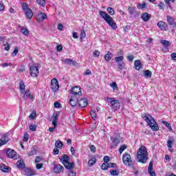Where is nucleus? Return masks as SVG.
Instances as JSON below:
<instances>
[{
	"instance_id": "obj_42",
	"label": "nucleus",
	"mask_w": 176,
	"mask_h": 176,
	"mask_svg": "<svg viewBox=\"0 0 176 176\" xmlns=\"http://www.w3.org/2000/svg\"><path fill=\"white\" fill-rule=\"evenodd\" d=\"M145 8H146V3L145 2L138 4V9H145Z\"/></svg>"
},
{
	"instance_id": "obj_6",
	"label": "nucleus",
	"mask_w": 176,
	"mask_h": 176,
	"mask_svg": "<svg viewBox=\"0 0 176 176\" xmlns=\"http://www.w3.org/2000/svg\"><path fill=\"white\" fill-rule=\"evenodd\" d=\"M122 162L125 166H133V160L130 154L125 153L122 156Z\"/></svg>"
},
{
	"instance_id": "obj_63",
	"label": "nucleus",
	"mask_w": 176,
	"mask_h": 176,
	"mask_svg": "<svg viewBox=\"0 0 176 176\" xmlns=\"http://www.w3.org/2000/svg\"><path fill=\"white\" fill-rule=\"evenodd\" d=\"M103 160H104V163H108L109 162V157L104 156L103 158Z\"/></svg>"
},
{
	"instance_id": "obj_51",
	"label": "nucleus",
	"mask_w": 176,
	"mask_h": 176,
	"mask_svg": "<svg viewBox=\"0 0 176 176\" xmlns=\"http://www.w3.org/2000/svg\"><path fill=\"white\" fill-rule=\"evenodd\" d=\"M83 38H86V32L85 30H82L80 33V39H83Z\"/></svg>"
},
{
	"instance_id": "obj_23",
	"label": "nucleus",
	"mask_w": 176,
	"mask_h": 176,
	"mask_svg": "<svg viewBox=\"0 0 176 176\" xmlns=\"http://www.w3.org/2000/svg\"><path fill=\"white\" fill-rule=\"evenodd\" d=\"M19 89L21 94H24L25 93V85H24V81H19Z\"/></svg>"
},
{
	"instance_id": "obj_64",
	"label": "nucleus",
	"mask_w": 176,
	"mask_h": 176,
	"mask_svg": "<svg viewBox=\"0 0 176 176\" xmlns=\"http://www.w3.org/2000/svg\"><path fill=\"white\" fill-rule=\"evenodd\" d=\"M59 152L60 151H58V149L57 148H54V151H53L54 155H58Z\"/></svg>"
},
{
	"instance_id": "obj_40",
	"label": "nucleus",
	"mask_w": 176,
	"mask_h": 176,
	"mask_svg": "<svg viewBox=\"0 0 176 176\" xmlns=\"http://www.w3.org/2000/svg\"><path fill=\"white\" fill-rule=\"evenodd\" d=\"M96 158H92L91 159L89 162H88V164L89 166V167H91L93 166H94V164H96Z\"/></svg>"
},
{
	"instance_id": "obj_15",
	"label": "nucleus",
	"mask_w": 176,
	"mask_h": 176,
	"mask_svg": "<svg viewBox=\"0 0 176 176\" xmlns=\"http://www.w3.org/2000/svg\"><path fill=\"white\" fill-rule=\"evenodd\" d=\"M23 99L27 100H34V96L31 94V91L29 89H27L23 93Z\"/></svg>"
},
{
	"instance_id": "obj_60",
	"label": "nucleus",
	"mask_w": 176,
	"mask_h": 176,
	"mask_svg": "<svg viewBox=\"0 0 176 176\" xmlns=\"http://www.w3.org/2000/svg\"><path fill=\"white\" fill-rule=\"evenodd\" d=\"M170 57H171L172 60H174V61H176V53L175 52L170 54Z\"/></svg>"
},
{
	"instance_id": "obj_14",
	"label": "nucleus",
	"mask_w": 176,
	"mask_h": 176,
	"mask_svg": "<svg viewBox=\"0 0 176 176\" xmlns=\"http://www.w3.org/2000/svg\"><path fill=\"white\" fill-rule=\"evenodd\" d=\"M45 19H47V16L43 12L36 14V20L38 23H42V21H43V20H45Z\"/></svg>"
},
{
	"instance_id": "obj_28",
	"label": "nucleus",
	"mask_w": 176,
	"mask_h": 176,
	"mask_svg": "<svg viewBox=\"0 0 176 176\" xmlns=\"http://www.w3.org/2000/svg\"><path fill=\"white\" fill-rule=\"evenodd\" d=\"M112 52H108L107 54H106L104 55V60H106V61L109 62L111 61V58H112Z\"/></svg>"
},
{
	"instance_id": "obj_38",
	"label": "nucleus",
	"mask_w": 176,
	"mask_h": 176,
	"mask_svg": "<svg viewBox=\"0 0 176 176\" xmlns=\"http://www.w3.org/2000/svg\"><path fill=\"white\" fill-rule=\"evenodd\" d=\"M115 60H116V63H118V64H119V63H120L121 61H123V60H124V57L123 56H117L115 58Z\"/></svg>"
},
{
	"instance_id": "obj_62",
	"label": "nucleus",
	"mask_w": 176,
	"mask_h": 176,
	"mask_svg": "<svg viewBox=\"0 0 176 176\" xmlns=\"http://www.w3.org/2000/svg\"><path fill=\"white\" fill-rule=\"evenodd\" d=\"M42 162V158L41 157L37 156L35 160V163H41Z\"/></svg>"
},
{
	"instance_id": "obj_46",
	"label": "nucleus",
	"mask_w": 176,
	"mask_h": 176,
	"mask_svg": "<svg viewBox=\"0 0 176 176\" xmlns=\"http://www.w3.org/2000/svg\"><path fill=\"white\" fill-rule=\"evenodd\" d=\"M89 148L91 152H92V153H94V152H96V146H94V145H93V144H90L89 146Z\"/></svg>"
},
{
	"instance_id": "obj_9",
	"label": "nucleus",
	"mask_w": 176,
	"mask_h": 176,
	"mask_svg": "<svg viewBox=\"0 0 176 176\" xmlns=\"http://www.w3.org/2000/svg\"><path fill=\"white\" fill-rule=\"evenodd\" d=\"M6 153L10 159H13L14 160H17V159H19V155H17V153L12 148H8Z\"/></svg>"
},
{
	"instance_id": "obj_33",
	"label": "nucleus",
	"mask_w": 176,
	"mask_h": 176,
	"mask_svg": "<svg viewBox=\"0 0 176 176\" xmlns=\"http://www.w3.org/2000/svg\"><path fill=\"white\" fill-rule=\"evenodd\" d=\"M128 12L131 16H133V14L135 13V7H129L128 8Z\"/></svg>"
},
{
	"instance_id": "obj_5",
	"label": "nucleus",
	"mask_w": 176,
	"mask_h": 176,
	"mask_svg": "<svg viewBox=\"0 0 176 176\" xmlns=\"http://www.w3.org/2000/svg\"><path fill=\"white\" fill-rule=\"evenodd\" d=\"M108 101H109V105L111 107L113 111H118L120 108V102L118 100L115 99V98H107Z\"/></svg>"
},
{
	"instance_id": "obj_30",
	"label": "nucleus",
	"mask_w": 176,
	"mask_h": 176,
	"mask_svg": "<svg viewBox=\"0 0 176 176\" xmlns=\"http://www.w3.org/2000/svg\"><path fill=\"white\" fill-rule=\"evenodd\" d=\"M21 32H22V34L25 35V36H28L30 34V32H28V30L24 27L21 28Z\"/></svg>"
},
{
	"instance_id": "obj_17",
	"label": "nucleus",
	"mask_w": 176,
	"mask_h": 176,
	"mask_svg": "<svg viewBox=\"0 0 176 176\" xmlns=\"http://www.w3.org/2000/svg\"><path fill=\"white\" fill-rule=\"evenodd\" d=\"M79 98H74V96H72V98L69 100L71 107H76V105L78 104Z\"/></svg>"
},
{
	"instance_id": "obj_16",
	"label": "nucleus",
	"mask_w": 176,
	"mask_h": 176,
	"mask_svg": "<svg viewBox=\"0 0 176 176\" xmlns=\"http://www.w3.org/2000/svg\"><path fill=\"white\" fill-rule=\"evenodd\" d=\"M62 63L63 64H67V65H76V62L71 58L62 59Z\"/></svg>"
},
{
	"instance_id": "obj_54",
	"label": "nucleus",
	"mask_w": 176,
	"mask_h": 176,
	"mask_svg": "<svg viewBox=\"0 0 176 176\" xmlns=\"http://www.w3.org/2000/svg\"><path fill=\"white\" fill-rule=\"evenodd\" d=\"M94 57H99L100 56V52L98 50H96L93 53Z\"/></svg>"
},
{
	"instance_id": "obj_11",
	"label": "nucleus",
	"mask_w": 176,
	"mask_h": 176,
	"mask_svg": "<svg viewBox=\"0 0 176 176\" xmlns=\"http://www.w3.org/2000/svg\"><path fill=\"white\" fill-rule=\"evenodd\" d=\"M102 170H108L109 168H118V165L116 163L104 162L102 164Z\"/></svg>"
},
{
	"instance_id": "obj_8",
	"label": "nucleus",
	"mask_w": 176,
	"mask_h": 176,
	"mask_svg": "<svg viewBox=\"0 0 176 176\" xmlns=\"http://www.w3.org/2000/svg\"><path fill=\"white\" fill-rule=\"evenodd\" d=\"M50 89L52 90V91H54V93L58 91V89H60V84H58V80H57V78H53L51 80Z\"/></svg>"
},
{
	"instance_id": "obj_55",
	"label": "nucleus",
	"mask_w": 176,
	"mask_h": 176,
	"mask_svg": "<svg viewBox=\"0 0 176 176\" xmlns=\"http://www.w3.org/2000/svg\"><path fill=\"white\" fill-rule=\"evenodd\" d=\"M127 60H129V61L132 62L133 60H134V55H128L126 56Z\"/></svg>"
},
{
	"instance_id": "obj_49",
	"label": "nucleus",
	"mask_w": 176,
	"mask_h": 176,
	"mask_svg": "<svg viewBox=\"0 0 176 176\" xmlns=\"http://www.w3.org/2000/svg\"><path fill=\"white\" fill-rule=\"evenodd\" d=\"M36 113L32 112V113L30 115L29 118H30V119H31L32 120H35V117H36Z\"/></svg>"
},
{
	"instance_id": "obj_25",
	"label": "nucleus",
	"mask_w": 176,
	"mask_h": 176,
	"mask_svg": "<svg viewBox=\"0 0 176 176\" xmlns=\"http://www.w3.org/2000/svg\"><path fill=\"white\" fill-rule=\"evenodd\" d=\"M134 65L137 71H140L142 68V64H141V60H135Z\"/></svg>"
},
{
	"instance_id": "obj_19",
	"label": "nucleus",
	"mask_w": 176,
	"mask_h": 176,
	"mask_svg": "<svg viewBox=\"0 0 176 176\" xmlns=\"http://www.w3.org/2000/svg\"><path fill=\"white\" fill-rule=\"evenodd\" d=\"M25 175L27 176L36 175V172L30 168H25Z\"/></svg>"
},
{
	"instance_id": "obj_44",
	"label": "nucleus",
	"mask_w": 176,
	"mask_h": 176,
	"mask_svg": "<svg viewBox=\"0 0 176 176\" xmlns=\"http://www.w3.org/2000/svg\"><path fill=\"white\" fill-rule=\"evenodd\" d=\"M111 87H112L113 91H116L118 90V84L116 82L110 84Z\"/></svg>"
},
{
	"instance_id": "obj_45",
	"label": "nucleus",
	"mask_w": 176,
	"mask_h": 176,
	"mask_svg": "<svg viewBox=\"0 0 176 176\" xmlns=\"http://www.w3.org/2000/svg\"><path fill=\"white\" fill-rule=\"evenodd\" d=\"M17 53H19V47H16L12 53V57H16V56H17Z\"/></svg>"
},
{
	"instance_id": "obj_35",
	"label": "nucleus",
	"mask_w": 176,
	"mask_h": 176,
	"mask_svg": "<svg viewBox=\"0 0 176 176\" xmlns=\"http://www.w3.org/2000/svg\"><path fill=\"white\" fill-rule=\"evenodd\" d=\"M144 74L146 78H152V72H151L150 70L144 71Z\"/></svg>"
},
{
	"instance_id": "obj_2",
	"label": "nucleus",
	"mask_w": 176,
	"mask_h": 176,
	"mask_svg": "<svg viewBox=\"0 0 176 176\" xmlns=\"http://www.w3.org/2000/svg\"><path fill=\"white\" fill-rule=\"evenodd\" d=\"M99 14L104 19V20L107 23V24L111 27L112 30H118V25H116V22L113 21V19L111 18L108 14L105 12V11H99Z\"/></svg>"
},
{
	"instance_id": "obj_7",
	"label": "nucleus",
	"mask_w": 176,
	"mask_h": 176,
	"mask_svg": "<svg viewBox=\"0 0 176 176\" xmlns=\"http://www.w3.org/2000/svg\"><path fill=\"white\" fill-rule=\"evenodd\" d=\"M70 93L71 94H72V97H73L74 98H75V97L77 98H80V96H82V90L79 87H73Z\"/></svg>"
},
{
	"instance_id": "obj_4",
	"label": "nucleus",
	"mask_w": 176,
	"mask_h": 176,
	"mask_svg": "<svg viewBox=\"0 0 176 176\" xmlns=\"http://www.w3.org/2000/svg\"><path fill=\"white\" fill-rule=\"evenodd\" d=\"M69 157L67 155H64L62 158L60 159L61 163L65 166V168H67V170H71V168H73L75 166V164L73 162H69Z\"/></svg>"
},
{
	"instance_id": "obj_27",
	"label": "nucleus",
	"mask_w": 176,
	"mask_h": 176,
	"mask_svg": "<svg viewBox=\"0 0 176 176\" xmlns=\"http://www.w3.org/2000/svg\"><path fill=\"white\" fill-rule=\"evenodd\" d=\"M174 143V138L173 137L169 138V139L167 141V146L170 149V148H173V144Z\"/></svg>"
},
{
	"instance_id": "obj_29",
	"label": "nucleus",
	"mask_w": 176,
	"mask_h": 176,
	"mask_svg": "<svg viewBox=\"0 0 176 176\" xmlns=\"http://www.w3.org/2000/svg\"><path fill=\"white\" fill-rule=\"evenodd\" d=\"M0 170L3 173H8L9 171V168H8V166L3 164H0Z\"/></svg>"
},
{
	"instance_id": "obj_50",
	"label": "nucleus",
	"mask_w": 176,
	"mask_h": 176,
	"mask_svg": "<svg viewBox=\"0 0 176 176\" xmlns=\"http://www.w3.org/2000/svg\"><path fill=\"white\" fill-rule=\"evenodd\" d=\"M29 138H30V135H28V133H25L24 135H23L24 142H27V141H28Z\"/></svg>"
},
{
	"instance_id": "obj_58",
	"label": "nucleus",
	"mask_w": 176,
	"mask_h": 176,
	"mask_svg": "<svg viewBox=\"0 0 176 176\" xmlns=\"http://www.w3.org/2000/svg\"><path fill=\"white\" fill-rule=\"evenodd\" d=\"M90 114L92 119L94 120L96 119V118H97V116L96 115V112H94V111H91Z\"/></svg>"
},
{
	"instance_id": "obj_59",
	"label": "nucleus",
	"mask_w": 176,
	"mask_h": 176,
	"mask_svg": "<svg viewBox=\"0 0 176 176\" xmlns=\"http://www.w3.org/2000/svg\"><path fill=\"white\" fill-rule=\"evenodd\" d=\"M19 72H24V71H25V66H24V65H22L19 69Z\"/></svg>"
},
{
	"instance_id": "obj_12",
	"label": "nucleus",
	"mask_w": 176,
	"mask_h": 176,
	"mask_svg": "<svg viewBox=\"0 0 176 176\" xmlns=\"http://www.w3.org/2000/svg\"><path fill=\"white\" fill-rule=\"evenodd\" d=\"M39 74V69L36 66H31L30 68V74L32 78H36Z\"/></svg>"
},
{
	"instance_id": "obj_21",
	"label": "nucleus",
	"mask_w": 176,
	"mask_h": 176,
	"mask_svg": "<svg viewBox=\"0 0 176 176\" xmlns=\"http://www.w3.org/2000/svg\"><path fill=\"white\" fill-rule=\"evenodd\" d=\"M16 167L18 168H21V170L25 168V164H24V161L23 160H18L16 162Z\"/></svg>"
},
{
	"instance_id": "obj_13",
	"label": "nucleus",
	"mask_w": 176,
	"mask_h": 176,
	"mask_svg": "<svg viewBox=\"0 0 176 176\" xmlns=\"http://www.w3.org/2000/svg\"><path fill=\"white\" fill-rule=\"evenodd\" d=\"M54 172L55 174H61L64 172V166L63 165L56 164L54 167Z\"/></svg>"
},
{
	"instance_id": "obj_32",
	"label": "nucleus",
	"mask_w": 176,
	"mask_h": 176,
	"mask_svg": "<svg viewBox=\"0 0 176 176\" xmlns=\"http://www.w3.org/2000/svg\"><path fill=\"white\" fill-rule=\"evenodd\" d=\"M166 19H167V21H168V23H169L170 25H174V24H175V23L174 22V18H173L170 16H167Z\"/></svg>"
},
{
	"instance_id": "obj_48",
	"label": "nucleus",
	"mask_w": 176,
	"mask_h": 176,
	"mask_svg": "<svg viewBox=\"0 0 176 176\" xmlns=\"http://www.w3.org/2000/svg\"><path fill=\"white\" fill-rule=\"evenodd\" d=\"M127 148V146H126V145H122L119 148V153L120 154H122L123 153V151Z\"/></svg>"
},
{
	"instance_id": "obj_41",
	"label": "nucleus",
	"mask_w": 176,
	"mask_h": 176,
	"mask_svg": "<svg viewBox=\"0 0 176 176\" xmlns=\"http://www.w3.org/2000/svg\"><path fill=\"white\" fill-rule=\"evenodd\" d=\"M21 8H22V10L23 12H25L26 10H28V9H30V8H28V5L25 3H23L21 4Z\"/></svg>"
},
{
	"instance_id": "obj_36",
	"label": "nucleus",
	"mask_w": 176,
	"mask_h": 176,
	"mask_svg": "<svg viewBox=\"0 0 176 176\" xmlns=\"http://www.w3.org/2000/svg\"><path fill=\"white\" fill-rule=\"evenodd\" d=\"M162 43V45H163V46H164L165 47H168V46L170 45V42L167 40H162L160 42Z\"/></svg>"
},
{
	"instance_id": "obj_37",
	"label": "nucleus",
	"mask_w": 176,
	"mask_h": 176,
	"mask_svg": "<svg viewBox=\"0 0 176 176\" xmlns=\"http://www.w3.org/2000/svg\"><path fill=\"white\" fill-rule=\"evenodd\" d=\"M28 156H34V155H36V150L34 148H32L30 151L28 153Z\"/></svg>"
},
{
	"instance_id": "obj_43",
	"label": "nucleus",
	"mask_w": 176,
	"mask_h": 176,
	"mask_svg": "<svg viewBox=\"0 0 176 176\" xmlns=\"http://www.w3.org/2000/svg\"><path fill=\"white\" fill-rule=\"evenodd\" d=\"M36 2L40 5V6H45L46 1L45 0H36Z\"/></svg>"
},
{
	"instance_id": "obj_39",
	"label": "nucleus",
	"mask_w": 176,
	"mask_h": 176,
	"mask_svg": "<svg viewBox=\"0 0 176 176\" xmlns=\"http://www.w3.org/2000/svg\"><path fill=\"white\" fill-rule=\"evenodd\" d=\"M55 146L56 148H63V142H61L60 140H57L56 142H55Z\"/></svg>"
},
{
	"instance_id": "obj_20",
	"label": "nucleus",
	"mask_w": 176,
	"mask_h": 176,
	"mask_svg": "<svg viewBox=\"0 0 176 176\" xmlns=\"http://www.w3.org/2000/svg\"><path fill=\"white\" fill-rule=\"evenodd\" d=\"M1 138L2 139H0V146H2V145H5V144H8V141H9L8 135H3Z\"/></svg>"
},
{
	"instance_id": "obj_26",
	"label": "nucleus",
	"mask_w": 176,
	"mask_h": 176,
	"mask_svg": "<svg viewBox=\"0 0 176 176\" xmlns=\"http://www.w3.org/2000/svg\"><path fill=\"white\" fill-rule=\"evenodd\" d=\"M28 19H32V16H34V13L32 12V10L29 8L26 10L25 12H23Z\"/></svg>"
},
{
	"instance_id": "obj_18",
	"label": "nucleus",
	"mask_w": 176,
	"mask_h": 176,
	"mask_svg": "<svg viewBox=\"0 0 176 176\" xmlns=\"http://www.w3.org/2000/svg\"><path fill=\"white\" fill-rule=\"evenodd\" d=\"M78 105L81 108H85L87 107V100L86 98H79L78 99Z\"/></svg>"
},
{
	"instance_id": "obj_10",
	"label": "nucleus",
	"mask_w": 176,
	"mask_h": 176,
	"mask_svg": "<svg viewBox=\"0 0 176 176\" xmlns=\"http://www.w3.org/2000/svg\"><path fill=\"white\" fill-rule=\"evenodd\" d=\"M111 148L115 149L118 146V144H120V137H111Z\"/></svg>"
},
{
	"instance_id": "obj_61",
	"label": "nucleus",
	"mask_w": 176,
	"mask_h": 176,
	"mask_svg": "<svg viewBox=\"0 0 176 176\" xmlns=\"http://www.w3.org/2000/svg\"><path fill=\"white\" fill-rule=\"evenodd\" d=\"M69 176H76V173H74V171H72V168L69 169Z\"/></svg>"
},
{
	"instance_id": "obj_52",
	"label": "nucleus",
	"mask_w": 176,
	"mask_h": 176,
	"mask_svg": "<svg viewBox=\"0 0 176 176\" xmlns=\"http://www.w3.org/2000/svg\"><path fill=\"white\" fill-rule=\"evenodd\" d=\"M29 129L31 131H35L36 130V125L32 124L29 126Z\"/></svg>"
},
{
	"instance_id": "obj_47",
	"label": "nucleus",
	"mask_w": 176,
	"mask_h": 176,
	"mask_svg": "<svg viewBox=\"0 0 176 176\" xmlns=\"http://www.w3.org/2000/svg\"><path fill=\"white\" fill-rule=\"evenodd\" d=\"M110 174L111 175H119V170H111Z\"/></svg>"
},
{
	"instance_id": "obj_56",
	"label": "nucleus",
	"mask_w": 176,
	"mask_h": 176,
	"mask_svg": "<svg viewBox=\"0 0 176 176\" xmlns=\"http://www.w3.org/2000/svg\"><path fill=\"white\" fill-rule=\"evenodd\" d=\"M118 67L120 69V71L124 69V65H123L121 63H118Z\"/></svg>"
},
{
	"instance_id": "obj_3",
	"label": "nucleus",
	"mask_w": 176,
	"mask_h": 176,
	"mask_svg": "<svg viewBox=\"0 0 176 176\" xmlns=\"http://www.w3.org/2000/svg\"><path fill=\"white\" fill-rule=\"evenodd\" d=\"M137 158L139 163H146V160H148V151L145 146H142L139 148Z\"/></svg>"
},
{
	"instance_id": "obj_34",
	"label": "nucleus",
	"mask_w": 176,
	"mask_h": 176,
	"mask_svg": "<svg viewBox=\"0 0 176 176\" xmlns=\"http://www.w3.org/2000/svg\"><path fill=\"white\" fill-rule=\"evenodd\" d=\"M107 12H108L110 16H113V14H115V10L112 7H108L107 9Z\"/></svg>"
},
{
	"instance_id": "obj_31",
	"label": "nucleus",
	"mask_w": 176,
	"mask_h": 176,
	"mask_svg": "<svg viewBox=\"0 0 176 176\" xmlns=\"http://www.w3.org/2000/svg\"><path fill=\"white\" fill-rule=\"evenodd\" d=\"M162 124L166 126V127H167V129H168V130L170 131H173V128L171 127V124H170V123H168V122H167V121H164V120H162Z\"/></svg>"
},
{
	"instance_id": "obj_57",
	"label": "nucleus",
	"mask_w": 176,
	"mask_h": 176,
	"mask_svg": "<svg viewBox=\"0 0 176 176\" xmlns=\"http://www.w3.org/2000/svg\"><path fill=\"white\" fill-rule=\"evenodd\" d=\"M148 174H150L151 176H156V173L153 170H148Z\"/></svg>"
},
{
	"instance_id": "obj_1",
	"label": "nucleus",
	"mask_w": 176,
	"mask_h": 176,
	"mask_svg": "<svg viewBox=\"0 0 176 176\" xmlns=\"http://www.w3.org/2000/svg\"><path fill=\"white\" fill-rule=\"evenodd\" d=\"M142 119L146 122L149 127L153 130V131H158L159 125L155 121V118L152 117L149 113H144L142 116Z\"/></svg>"
},
{
	"instance_id": "obj_24",
	"label": "nucleus",
	"mask_w": 176,
	"mask_h": 176,
	"mask_svg": "<svg viewBox=\"0 0 176 176\" xmlns=\"http://www.w3.org/2000/svg\"><path fill=\"white\" fill-rule=\"evenodd\" d=\"M141 19L144 21H149V20L151 19V14H148L147 12H144L142 14Z\"/></svg>"
},
{
	"instance_id": "obj_53",
	"label": "nucleus",
	"mask_w": 176,
	"mask_h": 176,
	"mask_svg": "<svg viewBox=\"0 0 176 176\" xmlns=\"http://www.w3.org/2000/svg\"><path fill=\"white\" fill-rule=\"evenodd\" d=\"M43 167V164H39V163H37L36 164V168L37 170H41V168H42Z\"/></svg>"
},
{
	"instance_id": "obj_22",
	"label": "nucleus",
	"mask_w": 176,
	"mask_h": 176,
	"mask_svg": "<svg viewBox=\"0 0 176 176\" xmlns=\"http://www.w3.org/2000/svg\"><path fill=\"white\" fill-rule=\"evenodd\" d=\"M157 26L162 31H166V30H167V24H166V23L163 22V21L158 22Z\"/></svg>"
}]
</instances>
